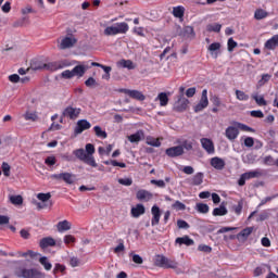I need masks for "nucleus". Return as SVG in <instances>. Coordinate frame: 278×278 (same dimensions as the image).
<instances>
[{
	"instance_id": "2eb2a0df",
	"label": "nucleus",
	"mask_w": 278,
	"mask_h": 278,
	"mask_svg": "<svg viewBox=\"0 0 278 278\" xmlns=\"http://www.w3.org/2000/svg\"><path fill=\"white\" fill-rule=\"evenodd\" d=\"M90 127H92L90 122L87 119H80L76 124L75 134H84V131H86V129H90Z\"/></svg>"
},
{
	"instance_id": "bb28decb",
	"label": "nucleus",
	"mask_w": 278,
	"mask_h": 278,
	"mask_svg": "<svg viewBox=\"0 0 278 278\" xmlns=\"http://www.w3.org/2000/svg\"><path fill=\"white\" fill-rule=\"evenodd\" d=\"M155 101H160L161 108H166L168 105V94L166 92H161L155 98Z\"/></svg>"
},
{
	"instance_id": "6e6552de",
	"label": "nucleus",
	"mask_w": 278,
	"mask_h": 278,
	"mask_svg": "<svg viewBox=\"0 0 278 278\" xmlns=\"http://www.w3.org/2000/svg\"><path fill=\"white\" fill-rule=\"evenodd\" d=\"M176 34L182 36V38H192L194 37V28L192 26H176Z\"/></svg>"
},
{
	"instance_id": "4468645a",
	"label": "nucleus",
	"mask_w": 278,
	"mask_h": 278,
	"mask_svg": "<svg viewBox=\"0 0 278 278\" xmlns=\"http://www.w3.org/2000/svg\"><path fill=\"white\" fill-rule=\"evenodd\" d=\"M165 153L168 155V157H179V155H184V147L176 146L168 148L166 149Z\"/></svg>"
},
{
	"instance_id": "9d476101",
	"label": "nucleus",
	"mask_w": 278,
	"mask_h": 278,
	"mask_svg": "<svg viewBox=\"0 0 278 278\" xmlns=\"http://www.w3.org/2000/svg\"><path fill=\"white\" fill-rule=\"evenodd\" d=\"M136 199L138 201H142L143 203H147L149 201H151V199H153V193H151L148 190L144 189H140L139 191H137L136 193Z\"/></svg>"
},
{
	"instance_id": "e2e57ef3",
	"label": "nucleus",
	"mask_w": 278,
	"mask_h": 278,
	"mask_svg": "<svg viewBox=\"0 0 278 278\" xmlns=\"http://www.w3.org/2000/svg\"><path fill=\"white\" fill-rule=\"evenodd\" d=\"M85 86H87V88H92L93 86H97V80L93 77H89L85 81Z\"/></svg>"
},
{
	"instance_id": "7c9ffc66",
	"label": "nucleus",
	"mask_w": 278,
	"mask_h": 278,
	"mask_svg": "<svg viewBox=\"0 0 278 278\" xmlns=\"http://www.w3.org/2000/svg\"><path fill=\"white\" fill-rule=\"evenodd\" d=\"M115 28L117 34H126L129 31V25L125 22L116 23Z\"/></svg>"
},
{
	"instance_id": "6ab92c4d",
	"label": "nucleus",
	"mask_w": 278,
	"mask_h": 278,
	"mask_svg": "<svg viewBox=\"0 0 278 278\" xmlns=\"http://www.w3.org/2000/svg\"><path fill=\"white\" fill-rule=\"evenodd\" d=\"M211 166H213L215 170H223L225 168V160L218 156H215L211 159Z\"/></svg>"
},
{
	"instance_id": "4be33fe9",
	"label": "nucleus",
	"mask_w": 278,
	"mask_h": 278,
	"mask_svg": "<svg viewBox=\"0 0 278 278\" xmlns=\"http://www.w3.org/2000/svg\"><path fill=\"white\" fill-rule=\"evenodd\" d=\"M117 66L119 68H128V71H134V68H136V64L132 63L131 60H125V59H122L121 61H118Z\"/></svg>"
},
{
	"instance_id": "338daca9",
	"label": "nucleus",
	"mask_w": 278,
	"mask_h": 278,
	"mask_svg": "<svg viewBox=\"0 0 278 278\" xmlns=\"http://www.w3.org/2000/svg\"><path fill=\"white\" fill-rule=\"evenodd\" d=\"M198 251H202L203 253H212V248H210V245L200 244L198 247Z\"/></svg>"
},
{
	"instance_id": "cd10ccee",
	"label": "nucleus",
	"mask_w": 278,
	"mask_h": 278,
	"mask_svg": "<svg viewBox=\"0 0 278 278\" xmlns=\"http://www.w3.org/2000/svg\"><path fill=\"white\" fill-rule=\"evenodd\" d=\"M144 138V131L138 130L137 132L128 136L129 142H140Z\"/></svg>"
},
{
	"instance_id": "bf43d9fd",
	"label": "nucleus",
	"mask_w": 278,
	"mask_h": 278,
	"mask_svg": "<svg viewBox=\"0 0 278 278\" xmlns=\"http://www.w3.org/2000/svg\"><path fill=\"white\" fill-rule=\"evenodd\" d=\"M63 240L65 244H75V237L73 235H66Z\"/></svg>"
},
{
	"instance_id": "4c0bfd02",
	"label": "nucleus",
	"mask_w": 278,
	"mask_h": 278,
	"mask_svg": "<svg viewBox=\"0 0 278 278\" xmlns=\"http://www.w3.org/2000/svg\"><path fill=\"white\" fill-rule=\"evenodd\" d=\"M266 16H268V12L262 9L256 10L254 13V18H256V21H262V18H266Z\"/></svg>"
},
{
	"instance_id": "8fccbe9b",
	"label": "nucleus",
	"mask_w": 278,
	"mask_h": 278,
	"mask_svg": "<svg viewBox=\"0 0 278 278\" xmlns=\"http://www.w3.org/2000/svg\"><path fill=\"white\" fill-rule=\"evenodd\" d=\"M172 207L174 210H178L180 212H184V210H186V204H184L182 202H180L179 200H177L173 205Z\"/></svg>"
},
{
	"instance_id": "ea45409f",
	"label": "nucleus",
	"mask_w": 278,
	"mask_h": 278,
	"mask_svg": "<svg viewBox=\"0 0 278 278\" xmlns=\"http://www.w3.org/2000/svg\"><path fill=\"white\" fill-rule=\"evenodd\" d=\"M236 97H237L238 101H249V94H247L242 90L237 89Z\"/></svg>"
},
{
	"instance_id": "f257e3e1",
	"label": "nucleus",
	"mask_w": 278,
	"mask_h": 278,
	"mask_svg": "<svg viewBox=\"0 0 278 278\" xmlns=\"http://www.w3.org/2000/svg\"><path fill=\"white\" fill-rule=\"evenodd\" d=\"M94 144L87 143L84 149H77L74 150V155L77 157V160H80V162H84V164H87L88 166H92V168H97L99 166L97 164V161L94 160Z\"/></svg>"
},
{
	"instance_id": "423d86ee",
	"label": "nucleus",
	"mask_w": 278,
	"mask_h": 278,
	"mask_svg": "<svg viewBox=\"0 0 278 278\" xmlns=\"http://www.w3.org/2000/svg\"><path fill=\"white\" fill-rule=\"evenodd\" d=\"M190 105V100L184 96H178V100L174 103L175 112H186Z\"/></svg>"
},
{
	"instance_id": "de8ad7c7",
	"label": "nucleus",
	"mask_w": 278,
	"mask_h": 278,
	"mask_svg": "<svg viewBox=\"0 0 278 278\" xmlns=\"http://www.w3.org/2000/svg\"><path fill=\"white\" fill-rule=\"evenodd\" d=\"M37 199L39 201H42V203H47V201H49V199H51V193H38Z\"/></svg>"
},
{
	"instance_id": "f8f14e48",
	"label": "nucleus",
	"mask_w": 278,
	"mask_h": 278,
	"mask_svg": "<svg viewBox=\"0 0 278 278\" xmlns=\"http://www.w3.org/2000/svg\"><path fill=\"white\" fill-rule=\"evenodd\" d=\"M201 144L202 149H204V151H206V153H208L210 155H213V153H215L214 141H212L211 139L202 138Z\"/></svg>"
},
{
	"instance_id": "9b49d317",
	"label": "nucleus",
	"mask_w": 278,
	"mask_h": 278,
	"mask_svg": "<svg viewBox=\"0 0 278 278\" xmlns=\"http://www.w3.org/2000/svg\"><path fill=\"white\" fill-rule=\"evenodd\" d=\"M121 92H124V94H128V97H130L131 99H136L137 101H144L146 99L142 92L138 90L121 89Z\"/></svg>"
},
{
	"instance_id": "680f3d73",
	"label": "nucleus",
	"mask_w": 278,
	"mask_h": 278,
	"mask_svg": "<svg viewBox=\"0 0 278 278\" xmlns=\"http://www.w3.org/2000/svg\"><path fill=\"white\" fill-rule=\"evenodd\" d=\"M250 116H253V118H264V112L262 111H251Z\"/></svg>"
},
{
	"instance_id": "774afa93",
	"label": "nucleus",
	"mask_w": 278,
	"mask_h": 278,
	"mask_svg": "<svg viewBox=\"0 0 278 278\" xmlns=\"http://www.w3.org/2000/svg\"><path fill=\"white\" fill-rule=\"evenodd\" d=\"M253 144H255V140L253 139V137H248L244 139V146L248 148L253 147Z\"/></svg>"
},
{
	"instance_id": "79ce46f5",
	"label": "nucleus",
	"mask_w": 278,
	"mask_h": 278,
	"mask_svg": "<svg viewBox=\"0 0 278 278\" xmlns=\"http://www.w3.org/2000/svg\"><path fill=\"white\" fill-rule=\"evenodd\" d=\"M118 35L117 30H116V25L114 26H108L104 29V36H116Z\"/></svg>"
},
{
	"instance_id": "dca6fc26",
	"label": "nucleus",
	"mask_w": 278,
	"mask_h": 278,
	"mask_svg": "<svg viewBox=\"0 0 278 278\" xmlns=\"http://www.w3.org/2000/svg\"><path fill=\"white\" fill-rule=\"evenodd\" d=\"M42 68H46V71L55 72L64 68V64H62L60 61L49 62L43 64Z\"/></svg>"
},
{
	"instance_id": "4d7b16f0",
	"label": "nucleus",
	"mask_w": 278,
	"mask_h": 278,
	"mask_svg": "<svg viewBox=\"0 0 278 278\" xmlns=\"http://www.w3.org/2000/svg\"><path fill=\"white\" fill-rule=\"evenodd\" d=\"M61 76L63 77V79H73V77H75L73 74V70L72 71L66 70V71L62 72Z\"/></svg>"
},
{
	"instance_id": "f3484780",
	"label": "nucleus",
	"mask_w": 278,
	"mask_h": 278,
	"mask_svg": "<svg viewBox=\"0 0 278 278\" xmlns=\"http://www.w3.org/2000/svg\"><path fill=\"white\" fill-rule=\"evenodd\" d=\"M147 212V208L142 204H137L136 206L131 207L130 214L132 218H140L142 214Z\"/></svg>"
},
{
	"instance_id": "a211bd4d",
	"label": "nucleus",
	"mask_w": 278,
	"mask_h": 278,
	"mask_svg": "<svg viewBox=\"0 0 278 278\" xmlns=\"http://www.w3.org/2000/svg\"><path fill=\"white\" fill-rule=\"evenodd\" d=\"M189 186H201L203 184V173L199 172L193 177L187 179Z\"/></svg>"
},
{
	"instance_id": "0e129e2a",
	"label": "nucleus",
	"mask_w": 278,
	"mask_h": 278,
	"mask_svg": "<svg viewBox=\"0 0 278 278\" xmlns=\"http://www.w3.org/2000/svg\"><path fill=\"white\" fill-rule=\"evenodd\" d=\"M152 186H157V188H166V182L164 180H151Z\"/></svg>"
},
{
	"instance_id": "ddd939ff",
	"label": "nucleus",
	"mask_w": 278,
	"mask_h": 278,
	"mask_svg": "<svg viewBox=\"0 0 278 278\" xmlns=\"http://www.w3.org/2000/svg\"><path fill=\"white\" fill-rule=\"evenodd\" d=\"M225 136L228 140L233 142V140L240 136V130L236 126H229L226 128Z\"/></svg>"
},
{
	"instance_id": "5fc2aeb1",
	"label": "nucleus",
	"mask_w": 278,
	"mask_h": 278,
	"mask_svg": "<svg viewBox=\"0 0 278 278\" xmlns=\"http://www.w3.org/2000/svg\"><path fill=\"white\" fill-rule=\"evenodd\" d=\"M228 51L231 53V51H233L236 49V47H238V42H236V40H233V38H229L228 39Z\"/></svg>"
},
{
	"instance_id": "473e14b6",
	"label": "nucleus",
	"mask_w": 278,
	"mask_h": 278,
	"mask_svg": "<svg viewBox=\"0 0 278 278\" xmlns=\"http://www.w3.org/2000/svg\"><path fill=\"white\" fill-rule=\"evenodd\" d=\"M185 12H186V9L181 5L173 8V15L175 16V18H181Z\"/></svg>"
},
{
	"instance_id": "49530a36",
	"label": "nucleus",
	"mask_w": 278,
	"mask_h": 278,
	"mask_svg": "<svg viewBox=\"0 0 278 278\" xmlns=\"http://www.w3.org/2000/svg\"><path fill=\"white\" fill-rule=\"evenodd\" d=\"M24 118H25V121L36 122V121H38V115L36 113H33V112H26L24 114Z\"/></svg>"
},
{
	"instance_id": "393cba45",
	"label": "nucleus",
	"mask_w": 278,
	"mask_h": 278,
	"mask_svg": "<svg viewBox=\"0 0 278 278\" xmlns=\"http://www.w3.org/2000/svg\"><path fill=\"white\" fill-rule=\"evenodd\" d=\"M243 175L245 176V179H257L260 177H262V175H264V172H262V169H255V170H251V172H247L243 173Z\"/></svg>"
},
{
	"instance_id": "c85d7f7f",
	"label": "nucleus",
	"mask_w": 278,
	"mask_h": 278,
	"mask_svg": "<svg viewBox=\"0 0 278 278\" xmlns=\"http://www.w3.org/2000/svg\"><path fill=\"white\" fill-rule=\"evenodd\" d=\"M56 229L60 233H62L64 231H68L71 229V223L66 219L59 222L56 225Z\"/></svg>"
},
{
	"instance_id": "13d9d810",
	"label": "nucleus",
	"mask_w": 278,
	"mask_h": 278,
	"mask_svg": "<svg viewBox=\"0 0 278 278\" xmlns=\"http://www.w3.org/2000/svg\"><path fill=\"white\" fill-rule=\"evenodd\" d=\"M118 184H121V186H131L134 180L131 178H119Z\"/></svg>"
},
{
	"instance_id": "0eeeda50",
	"label": "nucleus",
	"mask_w": 278,
	"mask_h": 278,
	"mask_svg": "<svg viewBox=\"0 0 278 278\" xmlns=\"http://www.w3.org/2000/svg\"><path fill=\"white\" fill-rule=\"evenodd\" d=\"M207 105H210V100L207 99V89H204L200 102L194 106V112H203Z\"/></svg>"
},
{
	"instance_id": "6e6d98bb",
	"label": "nucleus",
	"mask_w": 278,
	"mask_h": 278,
	"mask_svg": "<svg viewBox=\"0 0 278 278\" xmlns=\"http://www.w3.org/2000/svg\"><path fill=\"white\" fill-rule=\"evenodd\" d=\"M64 270H66V266L56 263L53 269L54 275H58V273H64Z\"/></svg>"
},
{
	"instance_id": "f03ea898",
	"label": "nucleus",
	"mask_w": 278,
	"mask_h": 278,
	"mask_svg": "<svg viewBox=\"0 0 278 278\" xmlns=\"http://www.w3.org/2000/svg\"><path fill=\"white\" fill-rule=\"evenodd\" d=\"M14 275L18 278H45V274L36 268L18 267L15 269Z\"/></svg>"
},
{
	"instance_id": "c756f323",
	"label": "nucleus",
	"mask_w": 278,
	"mask_h": 278,
	"mask_svg": "<svg viewBox=\"0 0 278 278\" xmlns=\"http://www.w3.org/2000/svg\"><path fill=\"white\" fill-rule=\"evenodd\" d=\"M72 73L74 77H84L86 74V66L84 65H76L73 70Z\"/></svg>"
},
{
	"instance_id": "a18cd8bd",
	"label": "nucleus",
	"mask_w": 278,
	"mask_h": 278,
	"mask_svg": "<svg viewBox=\"0 0 278 278\" xmlns=\"http://www.w3.org/2000/svg\"><path fill=\"white\" fill-rule=\"evenodd\" d=\"M271 78H273V75L263 74L262 78L258 80V86H265L266 84H268V81H270Z\"/></svg>"
},
{
	"instance_id": "2f4dec72",
	"label": "nucleus",
	"mask_w": 278,
	"mask_h": 278,
	"mask_svg": "<svg viewBox=\"0 0 278 278\" xmlns=\"http://www.w3.org/2000/svg\"><path fill=\"white\" fill-rule=\"evenodd\" d=\"M208 51L211 55H215V58H218V52L220 51V42H213L208 46Z\"/></svg>"
},
{
	"instance_id": "a19ab883",
	"label": "nucleus",
	"mask_w": 278,
	"mask_h": 278,
	"mask_svg": "<svg viewBox=\"0 0 278 278\" xmlns=\"http://www.w3.org/2000/svg\"><path fill=\"white\" fill-rule=\"evenodd\" d=\"M147 144H149V147H162V142H160V139H155L153 137L147 138Z\"/></svg>"
},
{
	"instance_id": "c9c22d12",
	"label": "nucleus",
	"mask_w": 278,
	"mask_h": 278,
	"mask_svg": "<svg viewBox=\"0 0 278 278\" xmlns=\"http://www.w3.org/2000/svg\"><path fill=\"white\" fill-rule=\"evenodd\" d=\"M220 29H223V25L215 23V24H208L206 26L207 31H215V34L220 33Z\"/></svg>"
},
{
	"instance_id": "58836bf2",
	"label": "nucleus",
	"mask_w": 278,
	"mask_h": 278,
	"mask_svg": "<svg viewBox=\"0 0 278 278\" xmlns=\"http://www.w3.org/2000/svg\"><path fill=\"white\" fill-rule=\"evenodd\" d=\"M178 266H179V263L166 257V261H165V264L163 265V268H177Z\"/></svg>"
},
{
	"instance_id": "09e8293b",
	"label": "nucleus",
	"mask_w": 278,
	"mask_h": 278,
	"mask_svg": "<svg viewBox=\"0 0 278 278\" xmlns=\"http://www.w3.org/2000/svg\"><path fill=\"white\" fill-rule=\"evenodd\" d=\"M177 227L178 229H190V224L184 219H178L177 220Z\"/></svg>"
},
{
	"instance_id": "aec40b11",
	"label": "nucleus",
	"mask_w": 278,
	"mask_h": 278,
	"mask_svg": "<svg viewBox=\"0 0 278 278\" xmlns=\"http://www.w3.org/2000/svg\"><path fill=\"white\" fill-rule=\"evenodd\" d=\"M254 227H247L243 230H241L238 235L237 238L238 240L244 241L249 239V236L253 233Z\"/></svg>"
},
{
	"instance_id": "603ef678",
	"label": "nucleus",
	"mask_w": 278,
	"mask_h": 278,
	"mask_svg": "<svg viewBox=\"0 0 278 278\" xmlns=\"http://www.w3.org/2000/svg\"><path fill=\"white\" fill-rule=\"evenodd\" d=\"M10 170H11L10 164H8L7 162H3L2 163V173H3L4 177H10Z\"/></svg>"
},
{
	"instance_id": "c03bdc74",
	"label": "nucleus",
	"mask_w": 278,
	"mask_h": 278,
	"mask_svg": "<svg viewBox=\"0 0 278 278\" xmlns=\"http://www.w3.org/2000/svg\"><path fill=\"white\" fill-rule=\"evenodd\" d=\"M252 99L257 103V105H267L266 99H264V96H257V94H252Z\"/></svg>"
},
{
	"instance_id": "412c9836",
	"label": "nucleus",
	"mask_w": 278,
	"mask_h": 278,
	"mask_svg": "<svg viewBox=\"0 0 278 278\" xmlns=\"http://www.w3.org/2000/svg\"><path fill=\"white\" fill-rule=\"evenodd\" d=\"M41 249H49V247H55V239L53 237L42 238L39 242Z\"/></svg>"
},
{
	"instance_id": "20e7f679",
	"label": "nucleus",
	"mask_w": 278,
	"mask_h": 278,
	"mask_svg": "<svg viewBox=\"0 0 278 278\" xmlns=\"http://www.w3.org/2000/svg\"><path fill=\"white\" fill-rule=\"evenodd\" d=\"M81 114V109L73 105L66 106L62 112L63 118H70V121H77Z\"/></svg>"
},
{
	"instance_id": "3c124183",
	"label": "nucleus",
	"mask_w": 278,
	"mask_h": 278,
	"mask_svg": "<svg viewBox=\"0 0 278 278\" xmlns=\"http://www.w3.org/2000/svg\"><path fill=\"white\" fill-rule=\"evenodd\" d=\"M264 164L267 166H277V160L273 159V156H266L264 159Z\"/></svg>"
},
{
	"instance_id": "a878e982",
	"label": "nucleus",
	"mask_w": 278,
	"mask_h": 278,
	"mask_svg": "<svg viewBox=\"0 0 278 278\" xmlns=\"http://www.w3.org/2000/svg\"><path fill=\"white\" fill-rule=\"evenodd\" d=\"M227 206H225V203H222L219 207H215L213 210V216H227L228 214Z\"/></svg>"
},
{
	"instance_id": "b1692460",
	"label": "nucleus",
	"mask_w": 278,
	"mask_h": 278,
	"mask_svg": "<svg viewBox=\"0 0 278 278\" xmlns=\"http://www.w3.org/2000/svg\"><path fill=\"white\" fill-rule=\"evenodd\" d=\"M176 244H185L186 247H192V244H194V240H192L190 237L188 236H184V237H178L175 240Z\"/></svg>"
},
{
	"instance_id": "052dcab7",
	"label": "nucleus",
	"mask_w": 278,
	"mask_h": 278,
	"mask_svg": "<svg viewBox=\"0 0 278 278\" xmlns=\"http://www.w3.org/2000/svg\"><path fill=\"white\" fill-rule=\"evenodd\" d=\"M166 263V256L164 255H157L156 256V264L164 268V264Z\"/></svg>"
},
{
	"instance_id": "37998d69",
	"label": "nucleus",
	"mask_w": 278,
	"mask_h": 278,
	"mask_svg": "<svg viewBox=\"0 0 278 278\" xmlns=\"http://www.w3.org/2000/svg\"><path fill=\"white\" fill-rule=\"evenodd\" d=\"M10 201L13 205H23V197L22 195H11Z\"/></svg>"
},
{
	"instance_id": "1a4fd4ad",
	"label": "nucleus",
	"mask_w": 278,
	"mask_h": 278,
	"mask_svg": "<svg viewBox=\"0 0 278 278\" xmlns=\"http://www.w3.org/2000/svg\"><path fill=\"white\" fill-rule=\"evenodd\" d=\"M152 219L151 225L152 227H155V225H160V218L162 217V211L160 210V206L153 205L151 208Z\"/></svg>"
},
{
	"instance_id": "864d4df0",
	"label": "nucleus",
	"mask_w": 278,
	"mask_h": 278,
	"mask_svg": "<svg viewBox=\"0 0 278 278\" xmlns=\"http://www.w3.org/2000/svg\"><path fill=\"white\" fill-rule=\"evenodd\" d=\"M56 163H58V159H55V156H48L45 160V164H47V166H55Z\"/></svg>"
},
{
	"instance_id": "7ed1b4c3",
	"label": "nucleus",
	"mask_w": 278,
	"mask_h": 278,
	"mask_svg": "<svg viewBox=\"0 0 278 278\" xmlns=\"http://www.w3.org/2000/svg\"><path fill=\"white\" fill-rule=\"evenodd\" d=\"M77 45V37L71 33V30H67L66 36L61 37V40L59 42V49L61 51H64L66 49H73Z\"/></svg>"
},
{
	"instance_id": "5701e85b",
	"label": "nucleus",
	"mask_w": 278,
	"mask_h": 278,
	"mask_svg": "<svg viewBox=\"0 0 278 278\" xmlns=\"http://www.w3.org/2000/svg\"><path fill=\"white\" fill-rule=\"evenodd\" d=\"M276 47H278V35H274L265 42V49H268L269 51H275Z\"/></svg>"
},
{
	"instance_id": "72a5a7b5",
	"label": "nucleus",
	"mask_w": 278,
	"mask_h": 278,
	"mask_svg": "<svg viewBox=\"0 0 278 278\" xmlns=\"http://www.w3.org/2000/svg\"><path fill=\"white\" fill-rule=\"evenodd\" d=\"M39 264L43 266L45 270H51L53 268V265L51 264V262H49V258L47 256H41L39 258Z\"/></svg>"
},
{
	"instance_id": "39448f33",
	"label": "nucleus",
	"mask_w": 278,
	"mask_h": 278,
	"mask_svg": "<svg viewBox=\"0 0 278 278\" xmlns=\"http://www.w3.org/2000/svg\"><path fill=\"white\" fill-rule=\"evenodd\" d=\"M50 177L51 179H55L56 181H64L70 186H73V184H75V175L71 173L52 174Z\"/></svg>"
},
{
	"instance_id": "e433bc0d",
	"label": "nucleus",
	"mask_w": 278,
	"mask_h": 278,
	"mask_svg": "<svg viewBox=\"0 0 278 278\" xmlns=\"http://www.w3.org/2000/svg\"><path fill=\"white\" fill-rule=\"evenodd\" d=\"M93 130L98 138H108V132H105V130H103L100 126H94Z\"/></svg>"
},
{
	"instance_id": "f704fd0d",
	"label": "nucleus",
	"mask_w": 278,
	"mask_h": 278,
	"mask_svg": "<svg viewBox=\"0 0 278 278\" xmlns=\"http://www.w3.org/2000/svg\"><path fill=\"white\" fill-rule=\"evenodd\" d=\"M195 210L199 212V214H207V212H210V205L205 203H197Z\"/></svg>"
},
{
	"instance_id": "69168bd1",
	"label": "nucleus",
	"mask_w": 278,
	"mask_h": 278,
	"mask_svg": "<svg viewBox=\"0 0 278 278\" xmlns=\"http://www.w3.org/2000/svg\"><path fill=\"white\" fill-rule=\"evenodd\" d=\"M125 251V243L121 241L117 247L114 248V253L118 255V253H123Z\"/></svg>"
}]
</instances>
